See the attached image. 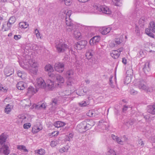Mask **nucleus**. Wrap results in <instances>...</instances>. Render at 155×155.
<instances>
[{
	"label": "nucleus",
	"mask_w": 155,
	"mask_h": 155,
	"mask_svg": "<svg viewBox=\"0 0 155 155\" xmlns=\"http://www.w3.org/2000/svg\"><path fill=\"white\" fill-rule=\"evenodd\" d=\"M68 86L70 88V90H66L63 92H60L59 93L60 96L52 100L51 104L52 107H54L55 106L64 101V100H68L67 98H70L69 96L74 91L75 84L72 85H68Z\"/></svg>",
	"instance_id": "f257e3e1"
},
{
	"label": "nucleus",
	"mask_w": 155,
	"mask_h": 155,
	"mask_svg": "<svg viewBox=\"0 0 155 155\" xmlns=\"http://www.w3.org/2000/svg\"><path fill=\"white\" fill-rule=\"evenodd\" d=\"M28 64L24 62L19 61V64L22 68L28 71L30 73L36 74L38 71V64L35 60L32 59L27 61Z\"/></svg>",
	"instance_id": "f03ea898"
},
{
	"label": "nucleus",
	"mask_w": 155,
	"mask_h": 155,
	"mask_svg": "<svg viewBox=\"0 0 155 155\" xmlns=\"http://www.w3.org/2000/svg\"><path fill=\"white\" fill-rule=\"evenodd\" d=\"M65 22L67 25L66 29L67 31H71L73 33L74 37L76 39H81L82 38V35L81 33L78 30L79 29V25L73 24L72 20H66Z\"/></svg>",
	"instance_id": "7ed1b4c3"
},
{
	"label": "nucleus",
	"mask_w": 155,
	"mask_h": 155,
	"mask_svg": "<svg viewBox=\"0 0 155 155\" xmlns=\"http://www.w3.org/2000/svg\"><path fill=\"white\" fill-rule=\"evenodd\" d=\"M91 7V9L94 11L93 13L95 12L96 11L102 12L106 14H110L111 13L109 8L105 6H100L99 7L97 4H94Z\"/></svg>",
	"instance_id": "20e7f679"
},
{
	"label": "nucleus",
	"mask_w": 155,
	"mask_h": 155,
	"mask_svg": "<svg viewBox=\"0 0 155 155\" xmlns=\"http://www.w3.org/2000/svg\"><path fill=\"white\" fill-rule=\"evenodd\" d=\"M136 8L134 11V13L132 15V18H140V19H145L144 18H143V15H144L142 14V11L139 8V5L138 2H136Z\"/></svg>",
	"instance_id": "39448f33"
},
{
	"label": "nucleus",
	"mask_w": 155,
	"mask_h": 155,
	"mask_svg": "<svg viewBox=\"0 0 155 155\" xmlns=\"http://www.w3.org/2000/svg\"><path fill=\"white\" fill-rule=\"evenodd\" d=\"M152 32H155V22L151 21L150 22L148 28L145 30V33L151 38H154V35Z\"/></svg>",
	"instance_id": "423d86ee"
},
{
	"label": "nucleus",
	"mask_w": 155,
	"mask_h": 155,
	"mask_svg": "<svg viewBox=\"0 0 155 155\" xmlns=\"http://www.w3.org/2000/svg\"><path fill=\"white\" fill-rule=\"evenodd\" d=\"M74 72L72 70H70L67 71L66 74V76L68 78L67 81V85H73L75 84V81L74 77Z\"/></svg>",
	"instance_id": "0eeeda50"
},
{
	"label": "nucleus",
	"mask_w": 155,
	"mask_h": 155,
	"mask_svg": "<svg viewBox=\"0 0 155 155\" xmlns=\"http://www.w3.org/2000/svg\"><path fill=\"white\" fill-rule=\"evenodd\" d=\"M55 47L58 53L64 52L66 49H70L67 45L60 41H58L56 42Z\"/></svg>",
	"instance_id": "6e6552de"
},
{
	"label": "nucleus",
	"mask_w": 155,
	"mask_h": 155,
	"mask_svg": "<svg viewBox=\"0 0 155 155\" xmlns=\"http://www.w3.org/2000/svg\"><path fill=\"white\" fill-rule=\"evenodd\" d=\"M48 75L49 77L51 78L55 77L56 78L55 81L57 82V84L61 87V84H63L64 80L63 77L58 74H54V73H48Z\"/></svg>",
	"instance_id": "1a4fd4ad"
},
{
	"label": "nucleus",
	"mask_w": 155,
	"mask_h": 155,
	"mask_svg": "<svg viewBox=\"0 0 155 155\" xmlns=\"http://www.w3.org/2000/svg\"><path fill=\"white\" fill-rule=\"evenodd\" d=\"M94 54V51L92 49H90L87 50L85 54V56L86 58L91 62V64H96L97 62V60H93V56Z\"/></svg>",
	"instance_id": "9d476101"
},
{
	"label": "nucleus",
	"mask_w": 155,
	"mask_h": 155,
	"mask_svg": "<svg viewBox=\"0 0 155 155\" xmlns=\"http://www.w3.org/2000/svg\"><path fill=\"white\" fill-rule=\"evenodd\" d=\"M35 86L36 88L44 89L46 87L47 85L45 81L41 77H39L38 78L36 79V82L35 84Z\"/></svg>",
	"instance_id": "9b49d317"
},
{
	"label": "nucleus",
	"mask_w": 155,
	"mask_h": 155,
	"mask_svg": "<svg viewBox=\"0 0 155 155\" xmlns=\"http://www.w3.org/2000/svg\"><path fill=\"white\" fill-rule=\"evenodd\" d=\"M134 85L137 87L141 90L145 91L147 89L146 83L143 80L138 81L135 83Z\"/></svg>",
	"instance_id": "f8f14e48"
},
{
	"label": "nucleus",
	"mask_w": 155,
	"mask_h": 155,
	"mask_svg": "<svg viewBox=\"0 0 155 155\" xmlns=\"http://www.w3.org/2000/svg\"><path fill=\"white\" fill-rule=\"evenodd\" d=\"M60 16L62 19H66L69 18L71 19L70 16L71 14V11H66L65 9H64L61 10L60 13Z\"/></svg>",
	"instance_id": "ddd939ff"
},
{
	"label": "nucleus",
	"mask_w": 155,
	"mask_h": 155,
	"mask_svg": "<svg viewBox=\"0 0 155 155\" xmlns=\"http://www.w3.org/2000/svg\"><path fill=\"white\" fill-rule=\"evenodd\" d=\"M54 68L55 71L61 73L64 70V64L63 63L58 62L56 63L54 65Z\"/></svg>",
	"instance_id": "4468645a"
},
{
	"label": "nucleus",
	"mask_w": 155,
	"mask_h": 155,
	"mask_svg": "<svg viewBox=\"0 0 155 155\" xmlns=\"http://www.w3.org/2000/svg\"><path fill=\"white\" fill-rule=\"evenodd\" d=\"M43 127L42 124L40 122L36 123L33 127L32 132L34 134L37 133L42 130Z\"/></svg>",
	"instance_id": "2eb2a0df"
},
{
	"label": "nucleus",
	"mask_w": 155,
	"mask_h": 155,
	"mask_svg": "<svg viewBox=\"0 0 155 155\" xmlns=\"http://www.w3.org/2000/svg\"><path fill=\"white\" fill-rule=\"evenodd\" d=\"M123 50V48H120L117 50H113L110 52V55L114 58L117 59L119 56L120 52Z\"/></svg>",
	"instance_id": "dca6fc26"
},
{
	"label": "nucleus",
	"mask_w": 155,
	"mask_h": 155,
	"mask_svg": "<svg viewBox=\"0 0 155 155\" xmlns=\"http://www.w3.org/2000/svg\"><path fill=\"white\" fill-rule=\"evenodd\" d=\"M10 152V150L8 145L5 144L0 147V154H4L5 155H8Z\"/></svg>",
	"instance_id": "f3484780"
},
{
	"label": "nucleus",
	"mask_w": 155,
	"mask_h": 155,
	"mask_svg": "<svg viewBox=\"0 0 155 155\" xmlns=\"http://www.w3.org/2000/svg\"><path fill=\"white\" fill-rule=\"evenodd\" d=\"M81 12L93 13L94 11L91 9V7L89 5H82Z\"/></svg>",
	"instance_id": "a211bd4d"
},
{
	"label": "nucleus",
	"mask_w": 155,
	"mask_h": 155,
	"mask_svg": "<svg viewBox=\"0 0 155 155\" xmlns=\"http://www.w3.org/2000/svg\"><path fill=\"white\" fill-rule=\"evenodd\" d=\"M82 5L80 2H73L72 7L76 12H81Z\"/></svg>",
	"instance_id": "6ab92c4d"
},
{
	"label": "nucleus",
	"mask_w": 155,
	"mask_h": 155,
	"mask_svg": "<svg viewBox=\"0 0 155 155\" xmlns=\"http://www.w3.org/2000/svg\"><path fill=\"white\" fill-rule=\"evenodd\" d=\"M111 30L110 27H100L99 31L102 35H105L109 32Z\"/></svg>",
	"instance_id": "aec40b11"
},
{
	"label": "nucleus",
	"mask_w": 155,
	"mask_h": 155,
	"mask_svg": "<svg viewBox=\"0 0 155 155\" xmlns=\"http://www.w3.org/2000/svg\"><path fill=\"white\" fill-rule=\"evenodd\" d=\"M47 86L49 91L53 90L55 87L54 81L50 80H48L47 81Z\"/></svg>",
	"instance_id": "412c9836"
},
{
	"label": "nucleus",
	"mask_w": 155,
	"mask_h": 155,
	"mask_svg": "<svg viewBox=\"0 0 155 155\" xmlns=\"http://www.w3.org/2000/svg\"><path fill=\"white\" fill-rule=\"evenodd\" d=\"M14 70L12 68L6 67L4 69V74L6 77L12 75L14 72Z\"/></svg>",
	"instance_id": "4be33fe9"
},
{
	"label": "nucleus",
	"mask_w": 155,
	"mask_h": 155,
	"mask_svg": "<svg viewBox=\"0 0 155 155\" xmlns=\"http://www.w3.org/2000/svg\"><path fill=\"white\" fill-rule=\"evenodd\" d=\"M98 125L103 128V129H105L107 130L109 127L108 123L104 120H101L99 121Z\"/></svg>",
	"instance_id": "5701e85b"
},
{
	"label": "nucleus",
	"mask_w": 155,
	"mask_h": 155,
	"mask_svg": "<svg viewBox=\"0 0 155 155\" xmlns=\"http://www.w3.org/2000/svg\"><path fill=\"white\" fill-rule=\"evenodd\" d=\"M100 40V37L99 36H95L92 38L90 41V44L91 45H93L99 41Z\"/></svg>",
	"instance_id": "b1692460"
},
{
	"label": "nucleus",
	"mask_w": 155,
	"mask_h": 155,
	"mask_svg": "<svg viewBox=\"0 0 155 155\" xmlns=\"http://www.w3.org/2000/svg\"><path fill=\"white\" fill-rule=\"evenodd\" d=\"M147 112L153 115H155V103L147 107Z\"/></svg>",
	"instance_id": "393cba45"
},
{
	"label": "nucleus",
	"mask_w": 155,
	"mask_h": 155,
	"mask_svg": "<svg viewBox=\"0 0 155 155\" xmlns=\"http://www.w3.org/2000/svg\"><path fill=\"white\" fill-rule=\"evenodd\" d=\"M126 74H127V76L125 79V82L126 83V84H128L129 82H130V80L129 81H128L127 82H126V80H129L130 78L129 76H131L133 74V70L132 69V67L131 66H130V68L127 71Z\"/></svg>",
	"instance_id": "a878e982"
},
{
	"label": "nucleus",
	"mask_w": 155,
	"mask_h": 155,
	"mask_svg": "<svg viewBox=\"0 0 155 155\" xmlns=\"http://www.w3.org/2000/svg\"><path fill=\"white\" fill-rule=\"evenodd\" d=\"M27 86L26 84L23 81L18 82L16 85L17 87L19 90H23Z\"/></svg>",
	"instance_id": "bb28decb"
},
{
	"label": "nucleus",
	"mask_w": 155,
	"mask_h": 155,
	"mask_svg": "<svg viewBox=\"0 0 155 155\" xmlns=\"http://www.w3.org/2000/svg\"><path fill=\"white\" fill-rule=\"evenodd\" d=\"M123 41V39L122 37L116 38L115 39L114 41L113 42V45L111 44L110 46L111 47H115L116 45H119Z\"/></svg>",
	"instance_id": "cd10ccee"
},
{
	"label": "nucleus",
	"mask_w": 155,
	"mask_h": 155,
	"mask_svg": "<svg viewBox=\"0 0 155 155\" xmlns=\"http://www.w3.org/2000/svg\"><path fill=\"white\" fill-rule=\"evenodd\" d=\"M127 139V138L126 137L125 135H124L123 136V138H122V140L120 139L118 137L116 140V141L117 142V143L123 145L124 143V142L126 141Z\"/></svg>",
	"instance_id": "c85d7f7f"
},
{
	"label": "nucleus",
	"mask_w": 155,
	"mask_h": 155,
	"mask_svg": "<svg viewBox=\"0 0 155 155\" xmlns=\"http://www.w3.org/2000/svg\"><path fill=\"white\" fill-rule=\"evenodd\" d=\"M86 123H87L91 127H92L93 126H94L95 124V122L94 120H87L86 122H83L82 123H81L79 125V126H81V127L83 125H84L86 124Z\"/></svg>",
	"instance_id": "c756f323"
},
{
	"label": "nucleus",
	"mask_w": 155,
	"mask_h": 155,
	"mask_svg": "<svg viewBox=\"0 0 155 155\" xmlns=\"http://www.w3.org/2000/svg\"><path fill=\"white\" fill-rule=\"evenodd\" d=\"M17 73L18 76L23 79H25L27 76L26 74L25 73L20 70L17 71Z\"/></svg>",
	"instance_id": "7c9ffc66"
},
{
	"label": "nucleus",
	"mask_w": 155,
	"mask_h": 155,
	"mask_svg": "<svg viewBox=\"0 0 155 155\" xmlns=\"http://www.w3.org/2000/svg\"><path fill=\"white\" fill-rule=\"evenodd\" d=\"M37 91V89H35L31 86L29 87L28 89V93L30 94V95L34 94Z\"/></svg>",
	"instance_id": "2f4dec72"
},
{
	"label": "nucleus",
	"mask_w": 155,
	"mask_h": 155,
	"mask_svg": "<svg viewBox=\"0 0 155 155\" xmlns=\"http://www.w3.org/2000/svg\"><path fill=\"white\" fill-rule=\"evenodd\" d=\"M13 108V106L10 104H7L5 109V111L6 114H9Z\"/></svg>",
	"instance_id": "473e14b6"
},
{
	"label": "nucleus",
	"mask_w": 155,
	"mask_h": 155,
	"mask_svg": "<svg viewBox=\"0 0 155 155\" xmlns=\"http://www.w3.org/2000/svg\"><path fill=\"white\" fill-rule=\"evenodd\" d=\"M149 65V63L148 62L145 63L144 65L143 70L144 73L146 74H147V72H148L150 71V68Z\"/></svg>",
	"instance_id": "72a5a7b5"
},
{
	"label": "nucleus",
	"mask_w": 155,
	"mask_h": 155,
	"mask_svg": "<svg viewBox=\"0 0 155 155\" xmlns=\"http://www.w3.org/2000/svg\"><path fill=\"white\" fill-rule=\"evenodd\" d=\"M45 70L46 71L48 72V73H51V72H52L54 69L53 67L50 64L46 65L45 67Z\"/></svg>",
	"instance_id": "f704fd0d"
},
{
	"label": "nucleus",
	"mask_w": 155,
	"mask_h": 155,
	"mask_svg": "<svg viewBox=\"0 0 155 155\" xmlns=\"http://www.w3.org/2000/svg\"><path fill=\"white\" fill-rule=\"evenodd\" d=\"M7 137L6 135L4 133L0 136V144H2L5 142Z\"/></svg>",
	"instance_id": "c9c22d12"
},
{
	"label": "nucleus",
	"mask_w": 155,
	"mask_h": 155,
	"mask_svg": "<svg viewBox=\"0 0 155 155\" xmlns=\"http://www.w3.org/2000/svg\"><path fill=\"white\" fill-rule=\"evenodd\" d=\"M90 104V102L88 100L83 101L78 103V104L81 107H84L89 105Z\"/></svg>",
	"instance_id": "e433bc0d"
},
{
	"label": "nucleus",
	"mask_w": 155,
	"mask_h": 155,
	"mask_svg": "<svg viewBox=\"0 0 155 155\" xmlns=\"http://www.w3.org/2000/svg\"><path fill=\"white\" fill-rule=\"evenodd\" d=\"M65 124L64 123L60 121H57L55 122L54 124V126L57 128L63 126H64Z\"/></svg>",
	"instance_id": "4c0bfd02"
},
{
	"label": "nucleus",
	"mask_w": 155,
	"mask_h": 155,
	"mask_svg": "<svg viewBox=\"0 0 155 155\" xmlns=\"http://www.w3.org/2000/svg\"><path fill=\"white\" fill-rule=\"evenodd\" d=\"M15 21V20H8V21H7L6 24L8 28L7 29H5V31H6L8 29H9L11 27L12 25L14 23Z\"/></svg>",
	"instance_id": "58836bf2"
},
{
	"label": "nucleus",
	"mask_w": 155,
	"mask_h": 155,
	"mask_svg": "<svg viewBox=\"0 0 155 155\" xmlns=\"http://www.w3.org/2000/svg\"><path fill=\"white\" fill-rule=\"evenodd\" d=\"M106 155H117L115 151L112 149L108 148L106 153Z\"/></svg>",
	"instance_id": "ea45409f"
},
{
	"label": "nucleus",
	"mask_w": 155,
	"mask_h": 155,
	"mask_svg": "<svg viewBox=\"0 0 155 155\" xmlns=\"http://www.w3.org/2000/svg\"><path fill=\"white\" fill-rule=\"evenodd\" d=\"M19 25V27L21 28H26L28 26V24L25 22H21Z\"/></svg>",
	"instance_id": "a19ab883"
},
{
	"label": "nucleus",
	"mask_w": 155,
	"mask_h": 155,
	"mask_svg": "<svg viewBox=\"0 0 155 155\" xmlns=\"http://www.w3.org/2000/svg\"><path fill=\"white\" fill-rule=\"evenodd\" d=\"M17 149L21 151H23L24 152H28V150L26 149L24 145H18L17 147Z\"/></svg>",
	"instance_id": "79ce46f5"
},
{
	"label": "nucleus",
	"mask_w": 155,
	"mask_h": 155,
	"mask_svg": "<svg viewBox=\"0 0 155 155\" xmlns=\"http://www.w3.org/2000/svg\"><path fill=\"white\" fill-rule=\"evenodd\" d=\"M46 107V106L45 104H38L36 105L35 108L37 109H45Z\"/></svg>",
	"instance_id": "37998d69"
},
{
	"label": "nucleus",
	"mask_w": 155,
	"mask_h": 155,
	"mask_svg": "<svg viewBox=\"0 0 155 155\" xmlns=\"http://www.w3.org/2000/svg\"><path fill=\"white\" fill-rule=\"evenodd\" d=\"M68 150V146H66L65 147H62V148L59 149V152L62 153L65 152H67Z\"/></svg>",
	"instance_id": "c03bdc74"
},
{
	"label": "nucleus",
	"mask_w": 155,
	"mask_h": 155,
	"mask_svg": "<svg viewBox=\"0 0 155 155\" xmlns=\"http://www.w3.org/2000/svg\"><path fill=\"white\" fill-rule=\"evenodd\" d=\"M114 5L117 6H120L122 4L121 0H112Z\"/></svg>",
	"instance_id": "a18cd8bd"
},
{
	"label": "nucleus",
	"mask_w": 155,
	"mask_h": 155,
	"mask_svg": "<svg viewBox=\"0 0 155 155\" xmlns=\"http://www.w3.org/2000/svg\"><path fill=\"white\" fill-rule=\"evenodd\" d=\"M58 141L56 140H54L50 143V145L52 147L56 146L58 143Z\"/></svg>",
	"instance_id": "49530a36"
},
{
	"label": "nucleus",
	"mask_w": 155,
	"mask_h": 155,
	"mask_svg": "<svg viewBox=\"0 0 155 155\" xmlns=\"http://www.w3.org/2000/svg\"><path fill=\"white\" fill-rule=\"evenodd\" d=\"M143 116L145 119L146 121L149 122L150 121V115L149 114H147L146 115H142L141 117Z\"/></svg>",
	"instance_id": "de8ad7c7"
},
{
	"label": "nucleus",
	"mask_w": 155,
	"mask_h": 155,
	"mask_svg": "<svg viewBox=\"0 0 155 155\" xmlns=\"http://www.w3.org/2000/svg\"><path fill=\"white\" fill-rule=\"evenodd\" d=\"M34 33L38 39L41 38V34L38 29H36L35 30Z\"/></svg>",
	"instance_id": "09e8293b"
},
{
	"label": "nucleus",
	"mask_w": 155,
	"mask_h": 155,
	"mask_svg": "<svg viewBox=\"0 0 155 155\" xmlns=\"http://www.w3.org/2000/svg\"><path fill=\"white\" fill-rule=\"evenodd\" d=\"M37 153L41 155H43L45 154V151L44 149L41 148L37 150Z\"/></svg>",
	"instance_id": "8fccbe9b"
},
{
	"label": "nucleus",
	"mask_w": 155,
	"mask_h": 155,
	"mask_svg": "<svg viewBox=\"0 0 155 155\" xmlns=\"http://www.w3.org/2000/svg\"><path fill=\"white\" fill-rule=\"evenodd\" d=\"M79 44L82 46V47L84 48L86 45L87 44V41L85 40H82L78 42Z\"/></svg>",
	"instance_id": "3c124183"
},
{
	"label": "nucleus",
	"mask_w": 155,
	"mask_h": 155,
	"mask_svg": "<svg viewBox=\"0 0 155 155\" xmlns=\"http://www.w3.org/2000/svg\"><path fill=\"white\" fill-rule=\"evenodd\" d=\"M8 90V88L5 86L0 85V90L3 92H6Z\"/></svg>",
	"instance_id": "603ef678"
},
{
	"label": "nucleus",
	"mask_w": 155,
	"mask_h": 155,
	"mask_svg": "<svg viewBox=\"0 0 155 155\" xmlns=\"http://www.w3.org/2000/svg\"><path fill=\"white\" fill-rule=\"evenodd\" d=\"M87 116L90 117H93L95 116L94 111L91 110L89 111L87 113Z\"/></svg>",
	"instance_id": "864d4df0"
},
{
	"label": "nucleus",
	"mask_w": 155,
	"mask_h": 155,
	"mask_svg": "<svg viewBox=\"0 0 155 155\" xmlns=\"http://www.w3.org/2000/svg\"><path fill=\"white\" fill-rule=\"evenodd\" d=\"M144 145V143L141 139H140L138 141L137 145L138 147H143Z\"/></svg>",
	"instance_id": "5fc2aeb1"
},
{
	"label": "nucleus",
	"mask_w": 155,
	"mask_h": 155,
	"mask_svg": "<svg viewBox=\"0 0 155 155\" xmlns=\"http://www.w3.org/2000/svg\"><path fill=\"white\" fill-rule=\"evenodd\" d=\"M85 125V126H84V125H83L82 127L81 126V127L84 128L86 130H87L92 127L89 125V124H88L87 123H86Z\"/></svg>",
	"instance_id": "6e6d98bb"
},
{
	"label": "nucleus",
	"mask_w": 155,
	"mask_h": 155,
	"mask_svg": "<svg viewBox=\"0 0 155 155\" xmlns=\"http://www.w3.org/2000/svg\"><path fill=\"white\" fill-rule=\"evenodd\" d=\"M65 5L69 6L72 3V0H64Z\"/></svg>",
	"instance_id": "4d7b16f0"
},
{
	"label": "nucleus",
	"mask_w": 155,
	"mask_h": 155,
	"mask_svg": "<svg viewBox=\"0 0 155 155\" xmlns=\"http://www.w3.org/2000/svg\"><path fill=\"white\" fill-rule=\"evenodd\" d=\"M138 56L139 57H144L145 56L144 52L143 50H140L139 53L137 54Z\"/></svg>",
	"instance_id": "13d9d810"
},
{
	"label": "nucleus",
	"mask_w": 155,
	"mask_h": 155,
	"mask_svg": "<svg viewBox=\"0 0 155 155\" xmlns=\"http://www.w3.org/2000/svg\"><path fill=\"white\" fill-rule=\"evenodd\" d=\"M135 33L137 36H139L140 35V31L137 26H135Z\"/></svg>",
	"instance_id": "bf43d9fd"
},
{
	"label": "nucleus",
	"mask_w": 155,
	"mask_h": 155,
	"mask_svg": "<svg viewBox=\"0 0 155 155\" xmlns=\"http://www.w3.org/2000/svg\"><path fill=\"white\" fill-rule=\"evenodd\" d=\"M113 78V77H110L109 79V81H110V85L111 87L112 88H114L115 86V85L114 84H113V82L112 80Z\"/></svg>",
	"instance_id": "052dcab7"
},
{
	"label": "nucleus",
	"mask_w": 155,
	"mask_h": 155,
	"mask_svg": "<svg viewBox=\"0 0 155 155\" xmlns=\"http://www.w3.org/2000/svg\"><path fill=\"white\" fill-rule=\"evenodd\" d=\"M58 134H59V132L58 131H54L50 134H51L50 135V136H51L52 137H53V136L55 137V136H57L58 135Z\"/></svg>",
	"instance_id": "680f3d73"
},
{
	"label": "nucleus",
	"mask_w": 155,
	"mask_h": 155,
	"mask_svg": "<svg viewBox=\"0 0 155 155\" xmlns=\"http://www.w3.org/2000/svg\"><path fill=\"white\" fill-rule=\"evenodd\" d=\"M76 48L78 50H80L82 49L83 48L82 47V46L80 45V44H79V43L78 42L76 44Z\"/></svg>",
	"instance_id": "e2e57ef3"
},
{
	"label": "nucleus",
	"mask_w": 155,
	"mask_h": 155,
	"mask_svg": "<svg viewBox=\"0 0 155 155\" xmlns=\"http://www.w3.org/2000/svg\"><path fill=\"white\" fill-rule=\"evenodd\" d=\"M21 36L20 35H14V38L16 40H18L21 38Z\"/></svg>",
	"instance_id": "0e129e2a"
},
{
	"label": "nucleus",
	"mask_w": 155,
	"mask_h": 155,
	"mask_svg": "<svg viewBox=\"0 0 155 155\" xmlns=\"http://www.w3.org/2000/svg\"><path fill=\"white\" fill-rule=\"evenodd\" d=\"M31 125L30 123H27L24 124L23 125V127L24 129H28L30 127Z\"/></svg>",
	"instance_id": "69168bd1"
},
{
	"label": "nucleus",
	"mask_w": 155,
	"mask_h": 155,
	"mask_svg": "<svg viewBox=\"0 0 155 155\" xmlns=\"http://www.w3.org/2000/svg\"><path fill=\"white\" fill-rule=\"evenodd\" d=\"M73 134L72 133L69 134L68 136V139H67V140L68 141L70 140H71L73 138Z\"/></svg>",
	"instance_id": "338daca9"
},
{
	"label": "nucleus",
	"mask_w": 155,
	"mask_h": 155,
	"mask_svg": "<svg viewBox=\"0 0 155 155\" xmlns=\"http://www.w3.org/2000/svg\"><path fill=\"white\" fill-rule=\"evenodd\" d=\"M146 90H147V92H152L153 91V88L152 87L148 88L147 87V89Z\"/></svg>",
	"instance_id": "774afa93"
}]
</instances>
